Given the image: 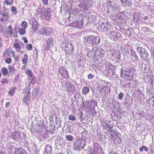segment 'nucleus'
Wrapping results in <instances>:
<instances>
[{
	"label": "nucleus",
	"instance_id": "50",
	"mask_svg": "<svg viewBox=\"0 0 154 154\" xmlns=\"http://www.w3.org/2000/svg\"><path fill=\"white\" fill-rule=\"evenodd\" d=\"M109 154H118L114 153V152H110L109 153Z\"/></svg>",
	"mask_w": 154,
	"mask_h": 154
},
{
	"label": "nucleus",
	"instance_id": "42",
	"mask_svg": "<svg viewBox=\"0 0 154 154\" xmlns=\"http://www.w3.org/2000/svg\"><path fill=\"white\" fill-rule=\"evenodd\" d=\"M22 39L24 41V42L25 43H26V44L27 43L28 41L26 39V37H22Z\"/></svg>",
	"mask_w": 154,
	"mask_h": 154
},
{
	"label": "nucleus",
	"instance_id": "2",
	"mask_svg": "<svg viewBox=\"0 0 154 154\" xmlns=\"http://www.w3.org/2000/svg\"><path fill=\"white\" fill-rule=\"evenodd\" d=\"M86 42L92 45H97L100 43V38L98 36L89 35L87 37Z\"/></svg>",
	"mask_w": 154,
	"mask_h": 154
},
{
	"label": "nucleus",
	"instance_id": "28",
	"mask_svg": "<svg viewBox=\"0 0 154 154\" xmlns=\"http://www.w3.org/2000/svg\"><path fill=\"white\" fill-rule=\"evenodd\" d=\"M66 139L69 141H71L73 139V137L71 135H66Z\"/></svg>",
	"mask_w": 154,
	"mask_h": 154
},
{
	"label": "nucleus",
	"instance_id": "19",
	"mask_svg": "<svg viewBox=\"0 0 154 154\" xmlns=\"http://www.w3.org/2000/svg\"><path fill=\"white\" fill-rule=\"evenodd\" d=\"M8 68L11 73L13 74H15L16 73L17 70L14 66L9 65Z\"/></svg>",
	"mask_w": 154,
	"mask_h": 154
},
{
	"label": "nucleus",
	"instance_id": "10",
	"mask_svg": "<svg viewBox=\"0 0 154 154\" xmlns=\"http://www.w3.org/2000/svg\"><path fill=\"white\" fill-rule=\"evenodd\" d=\"M84 22L83 21L80 20L77 21L73 23V26H75V27L81 29L83 26Z\"/></svg>",
	"mask_w": 154,
	"mask_h": 154
},
{
	"label": "nucleus",
	"instance_id": "45",
	"mask_svg": "<svg viewBox=\"0 0 154 154\" xmlns=\"http://www.w3.org/2000/svg\"><path fill=\"white\" fill-rule=\"evenodd\" d=\"M143 147L145 151L147 152L148 151V148L147 147L145 146H143Z\"/></svg>",
	"mask_w": 154,
	"mask_h": 154
},
{
	"label": "nucleus",
	"instance_id": "43",
	"mask_svg": "<svg viewBox=\"0 0 154 154\" xmlns=\"http://www.w3.org/2000/svg\"><path fill=\"white\" fill-rule=\"evenodd\" d=\"M17 32H15L14 33V35H13V37H14L15 38H17L18 37L17 35Z\"/></svg>",
	"mask_w": 154,
	"mask_h": 154
},
{
	"label": "nucleus",
	"instance_id": "47",
	"mask_svg": "<svg viewBox=\"0 0 154 154\" xmlns=\"http://www.w3.org/2000/svg\"><path fill=\"white\" fill-rule=\"evenodd\" d=\"M134 57H135V58L136 59L138 60V57H137V55L135 53V54Z\"/></svg>",
	"mask_w": 154,
	"mask_h": 154
},
{
	"label": "nucleus",
	"instance_id": "31",
	"mask_svg": "<svg viewBox=\"0 0 154 154\" xmlns=\"http://www.w3.org/2000/svg\"><path fill=\"white\" fill-rule=\"evenodd\" d=\"M6 14H8L6 12V9L5 8H4L3 10H1L0 11V15H2Z\"/></svg>",
	"mask_w": 154,
	"mask_h": 154
},
{
	"label": "nucleus",
	"instance_id": "16",
	"mask_svg": "<svg viewBox=\"0 0 154 154\" xmlns=\"http://www.w3.org/2000/svg\"><path fill=\"white\" fill-rule=\"evenodd\" d=\"M9 16L8 14L0 16V20L2 22H5L9 20Z\"/></svg>",
	"mask_w": 154,
	"mask_h": 154
},
{
	"label": "nucleus",
	"instance_id": "39",
	"mask_svg": "<svg viewBox=\"0 0 154 154\" xmlns=\"http://www.w3.org/2000/svg\"><path fill=\"white\" fill-rule=\"evenodd\" d=\"M16 62H18L20 60V57L18 56H15L13 57Z\"/></svg>",
	"mask_w": 154,
	"mask_h": 154
},
{
	"label": "nucleus",
	"instance_id": "8",
	"mask_svg": "<svg viewBox=\"0 0 154 154\" xmlns=\"http://www.w3.org/2000/svg\"><path fill=\"white\" fill-rule=\"evenodd\" d=\"M124 15L122 14L118 13L117 15L113 16L112 19L114 21H115L118 22L121 21L124 19L123 18Z\"/></svg>",
	"mask_w": 154,
	"mask_h": 154
},
{
	"label": "nucleus",
	"instance_id": "7",
	"mask_svg": "<svg viewBox=\"0 0 154 154\" xmlns=\"http://www.w3.org/2000/svg\"><path fill=\"white\" fill-rule=\"evenodd\" d=\"M51 29L49 28L44 27L41 29L39 32L41 35H49L51 33Z\"/></svg>",
	"mask_w": 154,
	"mask_h": 154
},
{
	"label": "nucleus",
	"instance_id": "11",
	"mask_svg": "<svg viewBox=\"0 0 154 154\" xmlns=\"http://www.w3.org/2000/svg\"><path fill=\"white\" fill-rule=\"evenodd\" d=\"M39 26L37 21L35 20L32 22L31 28L33 31L35 32L38 29Z\"/></svg>",
	"mask_w": 154,
	"mask_h": 154
},
{
	"label": "nucleus",
	"instance_id": "18",
	"mask_svg": "<svg viewBox=\"0 0 154 154\" xmlns=\"http://www.w3.org/2000/svg\"><path fill=\"white\" fill-rule=\"evenodd\" d=\"M90 91L89 88L87 87H84L82 90V94L84 95H86Z\"/></svg>",
	"mask_w": 154,
	"mask_h": 154
},
{
	"label": "nucleus",
	"instance_id": "14",
	"mask_svg": "<svg viewBox=\"0 0 154 154\" xmlns=\"http://www.w3.org/2000/svg\"><path fill=\"white\" fill-rule=\"evenodd\" d=\"M13 47L16 51L17 52H19L20 53L22 54L23 51H21V48L20 46L18 43L15 42L14 43L13 46Z\"/></svg>",
	"mask_w": 154,
	"mask_h": 154
},
{
	"label": "nucleus",
	"instance_id": "37",
	"mask_svg": "<svg viewBox=\"0 0 154 154\" xmlns=\"http://www.w3.org/2000/svg\"><path fill=\"white\" fill-rule=\"evenodd\" d=\"M130 0H121V2L125 4L126 5H128L130 4Z\"/></svg>",
	"mask_w": 154,
	"mask_h": 154
},
{
	"label": "nucleus",
	"instance_id": "41",
	"mask_svg": "<svg viewBox=\"0 0 154 154\" xmlns=\"http://www.w3.org/2000/svg\"><path fill=\"white\" fill-rule=\"evenodd\" d=\"M94 77V75H92L91 74H89L88 75V79H93Z\"/></svg>",
	"mask_w": 154,
	"mask_h": 154
},
{
	"label": "nucleus",
	"instance_id": "24",
	"mask_svg": "<svg viewBox=\"0 0 154 154\" xmlns=\"http://www.w3.org/2000/svg\"><path fill=\"white\" fill-rule=\"evenodd\" d=\"M72 50L71 45L70 44H68L65 47V51L67 52H69V51H71Z\"/></svg>",
	"mask_w": 154,
	"mask_h": 154
},
{
	"label": "nucleus",
	"instance_id": "15",
	"mask_svg": "<svg viewBox=\"0 0 154 154\" xmlns=\"http://www.w3.org/2000/svg\"><path fill=\"white\" fill-rule=\"evenodd\" d=\"M50 10V9L48 8L45 11L44 13L45 18L48 20L49 19V17L51 16V13Z\"/></svg>",
	"mask_w": 154,
	"mask_h": 154
},
{
	"label": "nucleus",
	"instance_id": "36",
	"mask_svg": "<svg viewBox=\"0 0 154 154\" xmlns=\"http://www.w3.org/2000/svg\"><path fill=\"white\" fill-rule=\"evenodd\" d=\"M1 82L2 84L8 83L9 82V81L8 79H2Z\"/></svg>",
	"mask_w": 154,
	"mask_h": 154
},
{
	"label": "nucleus",
	"instance_id": "48",
	"mask_svg": "<svg viewBox=\"0 0 154 154\" xmlns=\"http://www.w3.org/2000/svg\"><path fill=\"white\" fill-rule=\"evenodd\" d=\"M144 19L145 20H147L148 19V17L147 16H144Z\"/></svg>",
	"mask_w": 154,
	"mask_h": 154
},
{
	"label": "nucleus",
	"instance_id": "30",
	"mask_svg": "<svg viewBox=\"0 0 154 154\" xmlns=\"http://www.w3.org/2000/svg\"><path fill=\"white\" fill-rule=\"evenodd\" d=\"M69 119L72 121H74L76 120V118L74 115L71 114L69 116Z\"/></svg>",
	"mask_w": 154,
	"mask_h": 154
},
{
	"label": "nucleus",
	"instance_id": "34",
	"mask_svg": "<svg viewBox=\"0 0 154 154\" xmlns=\"http://www.w3.org/2000/svg\"><path fill=\"white\" fill-rule=\"evenodd\" d=\"M26 48L28 50H31L32 48V46L31 44H29L26 45Z\"/></svg>",
	"mask_w": 154,
	"mask_h": 154
},
{
	"label": "nucleus",
	"instance_id": "6",
	"mask_svg": "<svg viewBox=\"0 0 154 154\" xmlns=\"http://www.w3.org/2000/svg\"><path fill=\"white\" fill-rule=\"evenodd\" d=\"M10 54H11V56L13 57H14L16 56V53L13 50L9 51L8 50H6L5 51L3 54V56L4 58H6L8 56L11 55H10Z\"/></svg>",
	"mask_w": 154,
	"mask_h": 154
},
{
	"label": "nucleus",
	"instance_id": "32",
	"mask_svg": "<svg viewBox=\"0 0 154 154\" xmlns=\"http://www.w3.org/2000/svg\"><path fill=\"white\" fill-rule=\"evenodd\" d=\"M6 59L5 60V61L6 63L8 64L10 63L12 61L11 58L10 57H8L6 58Z\"/></svg>",
	"mask_w": 154,
	"mask_h": 154
},
{
	"label": "nucleus",
	"instance_id": "4",
	"mask_svg": "<svg viewBox=\"0 0 154 154\" xmlns=\"http://www.w3.org/2000/svg\"><path fill=\"white\" fill-rule=\"evenodd\" d=\"M82 144V140L79 138L75 141L73 144L74 150H78L79 151L80 150V146ZM83 149V147H81Z\"/></svg>",
	"mask_w": 154,
	"mask_h": 154
},
{
	"label": "nucleus",
	"instance_id": "33",
	"mask_svg": "<svg viewBox=\"0 0 154 154\" xmlns=\"http://www.w3.org/2000/svg\"><path fill=\"white\" fill-rule=\"evenodd\" d=\"M11 12L14 14H16L17 13V9L15 7L13 6L11 8Z\"/></svg>",
	"mask_w": 154,
	"mask_h": 154
},
{
	"label": "nucleus",
	"instance_id": "17",
	"mask_svg": "<svg viewBox=\"0 0 154 154\" xmlns=\"http://www.w3.org/2000/svg\"><path fill=\"white\" fill-rule=\"evenodd\" d=\"M16 88L15 86L9 89V91L8 92V94L10 96H12L14 95Z\"/></svg>",
	"mask_w": 154,
	"mask_h": 154
},
{
	"label": "nucleus",
	"instance_id": "27",
	"mask_svg": "<svg viewBox=\"0 0 154 154\" xmlns=\"http://www.w3.org/2000/svg\"><path fill=\"white\" fill-rule=\"evenodd\" d=\"M8 32L11 35H12L13 29H12V26L11 25H10L8 28Z\"/></svg>",
	"mask_w": 154,
	"mask_h": 154
},
{
	"label": "nucleus",
	"instance_id": "22",
	"mask_svg": "<svg viewBox=\"0 0 154 154\" xmlns=\"http://www.w3.org/2000/svg\"><path fill=\"white\" fill-rule=\"evenodd\" d=\"M14 2V0H5L4 2V3L7 5H11Z\"/></svg>",
	"mask_w": 154,
	"mask_h": 154
},
{
	"label": "nucleus",
	"instance_id": "26",
	"mask_svg": "<svg viewBox=\"0 0 154 154\" xmlns=\"http://www.w3.org/2000/svg\"><path fill=\"white\" fill-rule=\"evenodd\" d=\"M21 25L22 27H24L23 28L25 29L27 28L28 26L27 23L25 21L22 22L21 24Z\"/></svg>",
	"mask_w": 154,
	"mask_h": 154
},
{
	"label": "nucleus",
	"instance_id": "53",
	"mask_svg": "<svg viewBox=\"0 0 154 154\" xmlns=\"http://www.w3.org/2000/svg\"><path fill=\"white\" fill-rule=\"evenodd\" d=\"M112 67H114V66H113V65H112Z\"/></svg>",
	"mask_w": 154,
	"mask_h": 154
},
{
	"label": "nucleus",
	"instance_id": "1",
	"mask_svg": "<svg viewBox=\"0 0 154 154\" xmlns=\"http://www.w3.org/2000/svg\"><path fill=\"white\" fill-rule=\"evenodd\" d=\"M137 51H138L140 57L142 60L147 61L148 60L149 54L146 49L138 47Z\"/></svg>",
	"mask_w": 154,
	"mask_h": 154
},
{
	"label": "nucleus",
	"instance_id": "20",
	"mask_svg": "<svg viewBox=\"0 0 154 154\" xmlns=\"http://www.w3.org/2000/svg\"><path fill=\"white\" fill-rule=\"evenodd\" d=\"M1 72L3 75H6L8 74V72L7 69L5 67H3L2 68Z\"/></svg>",
	"mask_w": 154,
	"mask_h": 154
},
{
	"label": "nucleus",
	"instance_id": "52",
	"mask_svg": "<svg viewBox=\"0 0 154 154\" xmlns=\"http://www.w3.org/2000/svg\"><path fill=\"white\" fill-rule=\"evenodd\" d=\"M154 96H153V97H152L151 98H154Z\"/></svg>",
	"mask_w": 154,
	"mask_h": 154
},
{
	"label": "nucleus",
	"instance_id": "49",
	"mask_svg": "<svg viewBox=\"0 0 154 154\" xmlns=\"http://www.w3.org/2000/svg\"><path fill=\"white\" fill-rule=\"evenodd\" d=\"M106 28H107V26H108L109 25V24L107 22H106Z\"/></svg>",
	"mask_w": 154,
	"mask_h": 154
},
{
	"label": "nucleus",
	"instance_id": "29",
	"mask_svg": "<svg viewBox=\"0 0 154 154\" xmlns=\"http://www.w3.org/2000/svg\"><path fill=\"white\" fill-rule=\"evenodd\" d=\"M29 83L30 84H32L34 85L35 83V81L34 80V77L33 75L32 77H29Z\"/></svg>",
	"mask_w": 154,
	"mask_h": 154
},
{
	"label": "nucleus",
	"instance_id": "44",
	"mask_svg": "<svg viewBox=\"0 0 154 154\" xmlns=\"http://www.w3.org/2000/svg\"><path fill=\"white\" fill-rule=\"evenodd\" d=\"M10 106V103L9 102H7L5 105V106L6 108L9 106Z\"/></svg>",
	"mask_w": 154,
	"mask_h": 154
},
{
	"label": "nucleus",
	"instance_id": "3",
	"mask_svg": "<svg viewBox=\"0 0 154 154\" xmlns=\"http://www.w3.org/2000/svg\"><path fill=\"white\" fill-rule=\"evenodd\" d=\"M122 74L126 78V79L127 80L131 81L132 79L133 78V72L130 69H128L127 71H124Z\"/></svg>",
	"mask_w": 154,
	"mask_h": 154
},
{
	"label": "nucleus",
	"instance_id": "54",
	"mask_svg": "<svg viewBox=\"0 0 154 154\" xmlns=\"http://www.w3.org/2000/svg\"><path fill=\"white\" fill-rule=\"evenodd\" d=\"M153 102H154V100H153Z\"/></svg>",
	"mask_w": 154,
	"mask_h": 154
},
{
	"label": "nucleus",
	"instance_id": "21",
	"mask_svg": "<svg viewBox=\"0 0 154 154\" xmlns=\"http://www.w3.org/2000/svg\"><path fill=\"white\" fill-rule=\"evenodd\" d=\"M28 60V56L26 54H24V57L22 59V62L24 64H26Z\"/></svg>",
	"mask_w": 154,
	"mask_h": 154
},
{
	"label": "nucleus",
	"instance_id": "13",
	"mask_svg": "<svg viewBox=\"0 0 154 154\" xmlns=\"http://www.w3.org/2000/svg\"><path fill=\"white\" fill-rule=\"evenodd\" d=\"M112 140L114 143L116 144H119L121 142V140L120 137L116 134H115L114 135V139Z\"/></svg>",
	"mask_w": 154,
	"mask_h": 154
},
{
	"label": "nucleus",
	"instance_id": "51",
	"mask_svg": "<svg viewBox=\"0 0 154 154\" xmlns=\"http://www.w3.org/2000/svg\"><path fill=\"white\" fill-rule=\"evenodd\" d=\"M40 125H39V124H38V125H37V126L38 127H39L40 126Z\"/></svg>",
	"mask_w": 154,
	"mask_h": 154
},
{
	"label": "nucleus",
	"instance_id": "35",
	"mask_svg": "<svg viewBox=\"0 0 154 154\" xmlns=\"http://www.w3.org/2000/svg\"><path fill=\"white\" fill-rule=\"evenodd\" d=\"M53 42V40L52 38H48L47 41V45L48 46L51 44Z\"/></svg>",
	"mask_w": 154,
	"mask_h": 154
},
{
	"label": "nucleus",
	"instance_id": "9",
	"mask_svg": "<svg viewBox=\"0 0 154 154\" xmlns=\"http://www.w3.org/2000/svg\"><path fill=\"white\" fill-rule=\"evenodd\" d=\"M118 32H116L114 31L111 32L109 34V36L111 40H112L113 41H115L118 40Z\"/></svg>",
	"mask_w": 154,
	"mask_h": 154
},
{
	"label": "nucleus",
	"instance_id": "12",
	"mask_svg": "<svg viewBox=\"0 0 154 154\" xmlns=\"http://www.w3.org/2000/svg\"><path fill=\"white\" fill-rule=\"evenodd\" d=\"M30 93L29 91L27 92L26 94H25L23 99V103H26L28 104V102L30 101Z\"/></svg>",
	"mask_w": 154,
	"mask_h": 154
},
{
	"label": "nucleus",
	"instance_id": "25",
	"mask_svg": "<svg viewBox=\"0 0 154 154\" xmlns=\"http://www.w3.org/2000/svg\"><path fill=\"white\" fill-rule=\"evenodd\" d=\"M26 29L23 28H21L19 29V33L22 35L25 34L26 33Z\"/></svg>",
	"mask_w": 154,
	"mask_h": 154
},
{
	"label": "nucleus",
	"instance_id": "38",
	"mask_svg": "<svg viewBox=\"0 0 154 154\" xmlns=\"http://www.w3.org/2000/svg\"><path fill=\"white\" fill-rule=\"evenodd\" d=\"M124 94L122 92H120L119 93V94L118 96L119 99L120 100H122L123 99V97H124Z\"/></svg>",
	"mask_w": 154,
	"mask_h": 154
},
{
	"label": "nucleus",
	"instance_id": "46",
	"mask_svg": "<svg viewBox=\"0 0 154 154\" xmlns=\"http://www.w3.org/2000/svg\"><path fill=\"white\" fill-rule=\"evenodd\" d=\"M143 146H142L141 147H140L139 148V150H140V152H142L143 151V150L144 149V148H143Z\"/></svg>",
	"mask_w": 154,
	"mask_h": 154
},
{
	"label": "nucleus",
	"instance_id": "23",
	"mask_svg": "<svg viewBox=\"0 0 154 154\" xmlns=\"http://www.w3.org/2000/svg\"><path fill=\"white\" fill-rule=\"evenodd\" d=\"M25 73L28 76V77H32L33 75L32 72L29 70V69H27L25 71Z\"/></svg>",
	"mask_w": 154,
	"mask_h": 154
},
{
	"label": "nucleus",
	"instance_id": "40",
	"mask_svg": "<svg viewBox=\"0 0 154 154\" xmlns=\"http://www.w3.org/2000/svg\"><path fill=\"white\" fill-rule=\"evenodd\" d=\"M42 2L44 5H46L48 4V0H42Z\"/></svg>",
	"mask_w": 154,
	"mask_h": 154
},
{
	"label": "nucleus",
	"instance_id": "5",
	"mask_svg": "<svg viewBox=\"0 0 154 154\" xmlns=\"http://www.w3.org/2000/svg\"><path fill=\"white\" fill-rule=\"evenodd\" d=\"M59 72L63 77L68 79L69 76L67 69L64 67H61L59 69Z\"/></svg>",
	"mask_w": 154,
	"mask_h": 154
}]
</instances>
